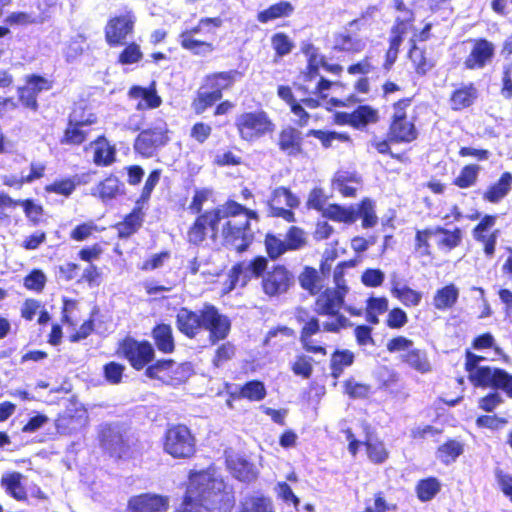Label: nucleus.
<instances>
[{
	"instance_id": "4468645a",
	"label": "nucleus",
	"mask_w": 512,
	"mask_h": 512,
	"mask_svg": "<svg viewBox=\"0 0 512 512\" xmlns=\"http://www.w3.org/2000/svg\"><path fill=\"white\" fill-rule=\"evenodd\" d=\"M50 88L51 85L47 79L35 75L30 76L27 79L26 85L18 90L20 101L25 107L36 111L38 109V94Z\"/></svg>"
},
{
	"instance_id": "bb28decb",
	"label": "nucleus",
	"mask_w": 512,
	"mask_h": 512,
	"mask_svg": "<svg viewBox=\"0 0 512 512\" xmlns=\"http://www.w3.org/2000/svg\"><path fill=\"white\" fill-rule=\"evenodd\" d=\"M48 15L42 12L31 10L29 12L18 11L9 14L5 22L10 26H28L32 24H41L47 19Z\"/></svg>"
},
{
	"instance_id": "0e129e2a",
	"label": "nucleus",
	"mask_w": 512,
	"mask_h": 512,
	"mask_svg": "<svg viewBox=\"0 0 512 512\" xmlns=\"http://www.w3.org/2000/svg\"><path fill=\"white\" fill-rule=\"evenodd\" d=\"M272 46L277 55L284 56L291 52L294 47L293 43L284 33H276L271 39Z\"/></svg>"
},
{
	"instance_id": "9b49d317",
	"label": "nucleus",
	"mask_w": 512,
	"mask_h": 512,
	"mask_svg": "<svg viewBox=\"0 0 512 512\" xmlns=\"http://www.w3.org/2000/svg\"><path fill=\"white\" fill-rule=\"evenodd\" d=\"M120 349L130 364L137 370L146 366L154 357V349L147 341L139 342L127 338L122 342Z\"/></svg>"
},
{
	"instance_id": "1a4fd4ad",
	"label": "nucleus",
	"mask_w": 512,
	"mask_h": 512,
	"mask_svg": "<svg viewBox=\"0 0 512 512\" xmlns=\"http://www.w3.org/2000/svg\"><path fill=\"white\" fill-rule=\"evenodd\" d=\"M294 284L293 274L284 266L277 265L263 275V292L270 296H279L288 292Z\"/></svg>"
},
{
	"instance_id": "37998d69",
	"label": "nucleus",
	"mask_w": 512,
	"mask_h": 512,
	"mask_svg": "<svg viewBox=\"0 0 512 512\" xmlns=\"http://www.w3.org/2000/svg\"><path fill=\"white\" fill-rule=\"evenodd\" d=\"M235 71L219 72L206 77V88H210L215 92L221 93L228 89L234 82Z\"/></svg>"
},
{
	"instance_id": "9d476101",
	"label": "nucleus",
	"mask_w": 512,
	"mask_h": 512,
	"mask_svg": "<svg viewBox=\"0 0 512 512\" xmlns=\"http://www.w3.org/2000/svg\"><path fill=\"white\" fill-rule=\"evenodd\" d=\"M135 16L131 12L116 16L109 20L105 27V38L110 46L124 44L126 37L132 33Z\"/></svg>"
},
{
	"instance_id": "8fccbe9b",
	"label": "nucleus",
	"mask_w": 512,
	"mask_h": 512,
	"mask_svg": "<svg viewBox=\"0 0 512 512\" xmlns=\"http://www.w3.org/2000/svg\"><path fill=\"white\" fill-rule=\"evenodd\" d=\"M388 309V300L385 297L370 298L367 301L366 319L371 324H378V315L383 314Z\"/></svg>"
},
{
	"instance_id": "cd10ccee",
	"label": "nucleus",
	"mask_w": 512,
	"mask_h": 512,
	"mask_svg": "<svg viewBox=\"0 0 512 512\" xmlns=\"http://www.w3.org/2000/svg\"><path fill=\"white\" fill-rule=\"evenodd\" d=\"M152 337L159 351L163 353H171L174 350L175 344L170 325H157L152 331Z\"/></svg>"
},
{
	"instance_id": "338daca9",
	"label": "nucleus",
	"mask_w": 512,
	"mask_h": 512,
	"mask_svg": "<svg viewBox=\"0 0 512 512\" xmlns=\"http://www.w3.org/2000/svg\"><path fill=\"white\" fill-rule=\"evenodd\" d=\"M125 367L116 362H110L104 366L105 379L111 384L121 382Z\"/></svg>"
},
{
	"instance_id": "2f4dec72",
	"label": "nucleus",
	"mask_w": 512,
	"mask_h": 512,
	"mask_svg": "<svg viewBox=\"0 0 512 512\" xmlns=\"http://www.w3.org/2000/svg\"><path fill=\"white\" fill-rule=\"evenodd\" d=\"M360 185L359 179L348 172H340L333 181V187L344 197H353Z\"/></svg>"
},
{
	"instance_id": "39448f33",
	"label": "nucleus",
	"mask_w": 512,
	"mask_h": 512,
	"mask_svg": "<svg viewBox=\"0 0 512 512\" xmlns=\"http://www.w3.org/2000/svg\"><path fill=\"white\" fill-rule=\"evenodd\" d=\"M235 126L242 140L252 142L271 133L275 125L264 110L244 112L236 117Z\"/></svg>"
},
{
	"instance_id": "13d9d810",
	"label": "nucleus",
	"mask_w": 512,
	"mask_h": 512,
	"mask_svg": "<svg viewBox=\"0 0 512 512\" xmlns=\"http://www.w3.org/2000/svg\"><path fill=\"white\" fill-rule=\"evenodd\" d=\"M480 167L478 165L465 166L455 180V184L460 188H468L475 184Z\"/></svg>"
},
{
	"instance_id": "a211bd4d",
	"label": "nucleus",
	"mask_w": 512,
	"mask_h": 512,
	"mask_svg": "<svg viewBox=\"0 0 512 512\" xmlns=\"http://www.w3.org/2000/svg\"><path fill=\"white\" fill-rule=\"evenodd\" d=\"M345 296L341 292H334L333 289H326L315 301V312L319 315L339 314L344 304Z\"/></svg>"
},
{
	"instance_id": "c03bdc74",
	"label": "nucleus",
	"mask_w": 512,
	"mask_h": 512,
	"mask_svg": "<svg viewBox=\"0 0 512 512\" xmlns=\"http://www.w3.org/2000/svg\"><path fill=\"white\" fill-rule=\"evenodd\" d=\"M221 97V93L215 92L210 88H206V84H204L200 88L198 96L193 103L195 112L197 114L203 113L208 107L212 106L215 102L220 100Z\"/></svg>"
},
{
	"instance_id": "6e6d98bb",
	"label": "nucleus",
	"mask_w": 512,
	"mask_h": 512,
	"mask_svg": "<svg viewBox=\"0 0 512 512\" xmlns=\"http://www.w3.org/2000/svg\"><path fill=\"white\" fill-rule=\"evenodd\" d=\"M121 186L116 177L110 176L98 185L97 192L103 200L112 199L121 192Z\"/></svg>"
},
{
	"instance_id": "69168bd1",
	"label": "nucleus",
	"mask_w": 512,
	"mask_h": 512,
	"mask_svg": "<svg viewBox=\"0 0 512 512\" xmlns=\"http://www.w3.org/2000/svg\"><path fill=\"white\" fill-rule=\"evenodd\" d=\"M78 183L79 181L76 182L74 179H65L48 185L46 191L69 196Z\"/></svg>"
},
{
	"instance_id": "5701e85b",
	"label": "nucleus",
	"mask_w": 512,
	"mask_h": 512,
	"mask_svg": "<svg viewBox=\"0 0 512 512\" xmlns=\"http://www.w3.org/2000/svg\"><path fill=\"white\" fill-rule=\"evenodd\" d=\"M94 150L93 162L98 166H109L115 161V148L104 137H99L90 144Z\"/></svg>"
},
{
	"instance_id": "393cba45",
	"label": "nucleus",
	"mask_w": 512,
	"mask_h": 512,
	"mask_svg": "<svg viewBox=\"0 0 512 512\" xmlns=\"http://www.w3.org/2000/svg\"><path fill=\"white\" fill-rule=\"evenodd\" d=\"M320 331V323L317 318L312 317L311 319L307 320L305 322V325L303 326L301 330V342L303 344V347L313 353H322L325 354V348H323L320 345H317L312 340V336L317 334Z\"/></svg>"
},
{
	"instance_id": "7c9ffc66",
	"label": "nucleus",
	"mask_w": 512,
	"mask_h": 512,
	"mask_svg": "<svg viewBox=\"0 0 512 512\" xmlns=\"http://www.w3.org/2000/svg\"><path fill=\"white\" fill-rule=\"evenodd\" d=\"M366 46L365 41L358 35L348 32L340 33L335 36L334 48L340 51L358 53Z\"/></svg>"
},
{
	"instance_id": "aec40b11",
	"label": "nucleus",
	"mask_w": 512,
	"mask_h": 512,
	"mask_svg": "<svg viewBox=\"0 0 512 512\" xmlns=\"http://www.w3.org/2000/svg\"><path fill=\"white\" fill-rule=\"evenodd\" d=\"M459 294V288L455 284L450 283L436 290L432 304L439 311H447L457 303Z\"/></svg>"
},
{
	"instance_id": "a19ab883",
	"label": "nucleus",
	"mask_w": 512,
	"mask_h": 512,
	"mask_svg": "<svg viewBox=\"0 0 512 512\" xmlns=\"http://www.w3.org/2000/svg\"><path fill=\"white\" fill-rule=\"evenodd\" d=\"M266 396V389L260 381L246 383L239 392L232 393V398H246L250 401H260Z\"/></svg>"
},
{
	"instance_id": "b1692460",
	"label": "nucleus",
	"mask_w": 512,
	"mask_h": 512,
	"mask_svg": "<svg viewBox=\"0 0 512 512\" xmlns=\"http://www.w3.org/2000/svg\"><path fill=\"white\" fill-rule=\"evenodd\" d=\"M512 188V174L504 172L497 183L490 186L483 195V198L491 203H498L508 195Z\"/></svg>"
},
{
	"instance_id": "f704fd0d",
	"label": "nucleus",
	"mask_w": 512,
	"mask_h": 512,
	"mask_svg": "<svg viewBox=\"0 0 512 512\" xmlns=\"http://www.w3.org/2000/svg\"><path fill=\"white\" fill-rule=\"evenodd\" d=\"M464 452V446L457 440H448L440 445L436 452V457L443 464L449 465L456 461V459Z\"/></svg>"
},
{
	"instance_id": "774afa93",
	"label": "nucleus",
	"mask_w": 512,
	"mask_h": 512,
	"mask_svg": "<svg viewBox=\"0 0 512 512\" xmlns=\"http://www.w3.org/2000/svg\"><path fill=\"white\" fill-rule=\"evenodd\" d=\"M212 195H213L212 190L207 189V188L196 190L194 197L192 199V202L190 203L189 209L193 213H199L202 210L203 205L208 200L211 199Z\"/></svg>"
},
{
	"instance_id": "e433bc0d",
	"label": "nucleus",
	"mask_w": 512,
	"mask_h": 512,
	"mask_svg": "<svg viewBox=\"0 0 512 512\" xmlns=\"http://www.w3.org/2000/svg\"><path fill=\"white\" fill-rule=\"evenodd\" d=\"M239 512H273L269 498L260 495H248L240 503Z\"/></svg>"
},
{
	"instance_id": "2eb2a0df",
	"label": "nucleus",
	"mask_w": 512,
	"mask_h": 512,
	"mask_svg": "<svg viewBox=\"0 0 512 512\" xmlns=\"http://www.w3.org/2000/svg\"><path fill=\"white\" fill-rule=\"evenodd\" d=\"M494 55V45L485 40L479 39L474 42L470 54L464 61V65L467 69H482L487 63H489Z\"/></svg>"
},
{
	"instance_id": "6ab92c4d",
	"label": "nucleus",
	"mask_w": 512,
	"mask_h": 512,
	"mask_svg": "<svg viewBox=\"0 0 512 512\" xmlns=\"http://www.w3.org/2000/svg\"><path fill=\"white\" fill-rule=\"evenodd\" d=\"M279 148L289 156H297L302 152L301 132L293 127L283 129L279 134Z\"/></svg>"
},
{
	"instance_id": "72a5a7b5",
	"label": "nucleus",
	"mask_w": 512,
	"mask_h": 512,
	"mask_svg": "<svg viewBox=\"0 0 512 512\" xmlns=\"http://www.w3.org/2000/svg\"><path fill=\"white\" fill-rule=\"evenodd\" d=\"M349 125L359 129L378 120V112L369 106H359L347 116Z\"/></svg>"
},
{
	"instance_id": "20e7f679",
	"label": "nucleus",
	"mask_w": 512,
	"mask_h": 512,
	"mask_svg": "<svg viewBox=\"0 0 512 512\" xmlns=\"http://www.w3.org/2000/svg\"><path fill=\"white\" fill-rule=\"evenodd\" d=\"M484 359L472 352L466 353L465 367L470 382L476 387L501 389L512 398V375L499 368L481 366Z\"/></svg>"
},
{
	"instance_id": "de8ad7c7",
	"label": "nucleus",
	"mask_w": 512,
	"mask_h": 512,
	"mask_svg": "<svg viewBox=\"0 0 512 512\" xmlns=\"http://www.w3.org/2000/svg\"><path fill=\"white\" fill-rule=\"evenodd\" d=\"M22 475L20 473H10L2 477V484L5 486L6 491L16 500H23L26 498V492L21 485Z\"/></svg>"
},
{
	"instance_id": "79ce46f5",
	"label": "nucleus",
	"mask_w": 512,
	"mask_h": 512,
	"mask_svg": "<svg viewBox=\"0 0 512 512\" xmlns=\"http://www.w3.org/2000/svg\"><path fill=\"white\" fill-rule=\"evenodd\" d=\"M433 233L434 237L437 239V244L449 250L457 247L462 240V232L458 228L453 231H448L444 228L437 227L433 229Z\"/></svg>"
},
{
	"instance_id": "4d7b16f0",
	"label": "nucleus",
	"mask_w": 512,
	"mask_h": 512,
	"mask_svg": "<svg viewBox=\"0 0 512 512\" xmlns=\"http://www.w3.org/2000/svg\"><path fill=\"white\" fill-rule=\"evenodd\" d=\"M301 286L311 294H316L321 289V281L318 272L313 268H306L300 275Z\"/></svg>"
},
{
	"instance_id": "680f3d73",
	"label": "nucleus",
	"mask_w": 512,
	"mask_h": 512,
	"mask_svg": "<svg viewBox=\"0 0 512 512\" xmlns=\"http://www.w3.org/2000/svg\"><path fill=\"white\" fill-rule=\"evenodd\" d=\"M142 52L138 44H129L119 55V63L123 65L134 64L142 59Z\"/></svg>"
},
{
	"instance_id": "ea45409f",
	"label": "nucleus",
	"mask_w": 512,
	"mask_h": 512,
	"mask_svg": "<svg viewBox=\"0 0 512 512\" xmlns=\"http://www.w3.org/2000/svg\"><path fill=\"white\" fill-rule=\"evenodd\" d=\"M391 292L406 306H417L422 298L420 292L405 285L401 286L397 281H392Z\"/></svg>"
},
{
	"instance_id": "dca6fc26",
	"label": "nucleus",
	"mask_w": 512,
	"mask_h": 512,
	"mask_svg": "<svg viewBox=\"0 0 512 512\" xmlns=\"http://www.w3.org/2000/svg\"><path fill=\"white\" fill-rule=\"evenodd\" d=\"M410 20L411 17H404L403 19L398 18V23L392 28L391 38H390V46L386 53V61L384 63L385 69H390L392 65L395 63L399 47L404 39V37L410 31Z\"/></svg>"
},
{
	"instance_id": "7ed1b4c3",
	"label": "nucleus",
	"mask_w": 512,
	"mask_h": 512,
	"mask_svg": "<svg viewBox=\"0 0 512 512\" xmlns=\"http://www.w3.org/2000/svg\"><path fill=\"white\" fill-rule=\"evenodd\" d=\"M185 495L187 503L192 500L206 510L230 505L233 501L231 489L214 468L191 473Z\"/></svg>"
},
{
	"instance_id": "e2e57ef3",
	"label": "nucleus",
	"mask_w": 512,
	"mask_h": 512,
	"mask_svg": "<svg viewBox=\"0 0 512 512\" xmlns=\"http://www.w3.org/2000/svg\"><path fill=\"white\" fill-rule=\"evenodd\" d=\"M327 199L328 197L323 191V189L314 188L313 190L310 191L306 204L309 209H315L323 213V210H325V208L327 207L325 206Z\"/></svg>"
},
{
	"instance_id": "f257e3e1",
	"label": "nucleus",
	"mask_w": 512,
	"mask_h": 512,
	"mask_svg": "<svg viewBox=\"0 0 512 512\" xmlns=\"http://www.w3.org/2000/svg\"><path fill=\"white\" fill-rule=\"evenodd\" d=\"M256 219V212L245 208L235 201L206 211L199 215L188 231V241L198 245L208 234L216 240L220 234L223 243L238 252L247 249L253 239L250 219Z\"/></svg>"
},
{
	"instance_id": "bf43d9fd",
	"label": "nucleus",
	"mask_w": 512,
	"mask_h": 512,
	"mask_svg": "<svg viewBox=\"0 0 512 512\" xmlns=\"http://www.w3.org/2000/svg\"><path fill=\"white\" fill-rule=\"evenodd\" d=\"M265 246L268 255L272 259H276L288 251L285 240H282L274 235L266 236Z\"/></svg>"
},
{
	"instance_id": "473e14b6",
	"label": "nucleus",
	"mask_w": 512,
	"mask_h": 512,
	"mask_svg": "<svg viewBox=\"0 0 512 512\" xmlns=\"http://www.w3.org/2000/svg\"><path fill=\"white\" fill-rule=\"evenodd\" d=\"M390 137L396 142H411L417 137V131L411 120L392 123Z\"/></svg>"
},
{
	"instance_id": "c85d7f7f",
	"label": "nucleus",
	"mask_w": 512,
	"mask_h": 512,
	"mask_svg": "<svg viewBox=\"0 0 512 512\" xmlns=\"http://www.w3.org/2000/svg\"><path fill=\"white\" fill-rule=\"evenodd\" d=\"M323 216L333 221L351 224L357 219V210L354 206L343 207L330 204L323 210Z\"/></svg>"
},
{
	"instance_id": "a878e982",
	"label": "nucleus",
	"mask_w": 512,
	"mask_h": 512,
	"mask_svg": "<svg viewBox=\"0 0 512 512\" xmlns=\"http://www.w3.org/2000/svg\"><path fill=\"white\" fill-rule=\"evenodd\" d=\"M294 11V7L290 2L281 1L273 4L265 10L260 11L257 14V20L266 24L270 21L290 16Z\"/></svg>"
},
{
	"instance_id": "49530a36",
	"label": "nucleus",
	"mask_w": 512,
	"mask_h": 512,
	"mask_svg": "<svg viewBox=\"0 0 512 512\" xmlns=\"http://www.w3.org/2000/svg\"><path fill=\"white\" fill-rule=\"evenodd\" d=\"M368 458L374 463H382L388 458V452L377 438L369 435L365 440Z\"/></svg>"
},
{
	"instance_id": "052dcab7",
	"label": "nucleus",
	"mask_w": 512,
	"mask_h": 512,
	"mask_svg": "<svg viewBox=\"0 0 512 512\" xmlns=\"http://www.w3.org/2000/svg\"><path fill=\"white\" fill-rule=\"evenodd\" d=\"M47 278L41 270H33L24 278V286L36 292H40L44 289Z\"/></svg>"
},
{
	"instance_id": "c756f323",
	"label": "nucleus",
	"mask_w": 512,
	"mask_h": 512,
	"mask_svg": "<svg viewBox=\"0 0 512 512\" xmlns=\"http://www.w3.org/2000/svg\"><path fill=\"white\" fill-rule=\"evenodd\" d=\"M477 97V90L472 85H465L455 90L450 98L453 110H461L473 104Z\"/></svg>"
},
{
	"instance_id": "f8f14e48",
	"label": "nucleus",
	"mask_w": 512,
	"mask_h": 512,
	"mask_svg": "<svg viewBox=\"0 0 512 512\" xmlns=\"http://www.w3.org/2000/svg\"><path fill=\"white\" fill-rule=\"evenodd\" d=\"M170 507L168 496L143 493L128 501L127 512H167Z\"/></svg>"
},
{
	"instance_id": "0eeeda50",
	"label": "nucleus",
	"mask_w": 512,
	"mask_h": 512,
	"mask_svg": "<svg viewBox=\"0 0 512 512\" xmlns=\"http://www.w3.org/2000/svg\"><path fill=\"white\" fill-rule=\"evenodd\" d=\"M299 204V198L285 187L274 189L267 201L269 215L282 218L287 222L295 221L292 209L297 208Z\"/></svg>"
},
{
	"instance_id": "4c0bfd02",
	"label": "nucleus",
	"mask_w": 512,
	"mask_h": 512,
	"mask_svg": "<svg viewBox=\"0 0 512 512\" xmlns=\"http://www.w3.org/2000/svg\"><path fill=\"white\" fill-rule=\"evenodd\" d=\"M93 122L94 120H88L86 122L73 123V121L70 120L68 127L65 130L62 143L81 144L82 142H84L88 134L84 127Z\"/></svg>"
},
{
	"instance_id": "864d4df0",
	"label": "nucleus",
	"mask_w": 512,
	"mask_h": 512,
	"mask_svg": "<svg viewBox=\"0 0 512 512\" xmlns=\"http://www.w3.org/2000/svg\"><path fill=\"white\" fill-rule=\"evenodd\" d=\"M284 240L288 251L300 250L307 244L306 233L303 229L296 226L289 228Z\"/></svg>"
},
{
	"instance_id": "a18cd8bd",
	"label": "nucleus",
	"mask_w": 512,
	"mask_h": 512,
	"mask_svg": "<svg viewBox=\"0 0 512 512\" xmlns=\"http://www.w3.org/2000/svg\"><path fill=\"white\" fill-rule=\"evenodd\" d=\"M441 484L438 479L430 477L418 482L416 493L422 502L430 501L440 491Z\"/></svg>"
},
{
	"instance_id": "f3484780",
	"label": "nucleus",
	"mask_w": 512,
	"mask_h": 512,
	"mask_svg": "<svg viewBox=\"0 0 512 512\" xmlns=\"http://www.w3.org/2000/svg\"><path fill=\"white\" fill-rule=\"evenodd\" d=\"M267 266L268 261L266 258L256 257L253 260L238 263L232 269L240 277L241 286H245L251 278H263Z\"/></svg>"
},
{
	"instance_id": "412c9836",
	"label": "nucleus",
	"mask_w": 512,
	"mask_h": 512,
	"mask_svg": "<svg viewBox=\"0 0 512 512\" xmlns=\"http://www.w3.org/2000/svg\"><path fill=\"white\" fill-rule=\"evenodd\" d=\"M227 466L235 478L240 481L250 482L257 476V472L253 464L246 461L240 456L227 457Z\"/></svg>"
},
{
	"instance_id": "3c124183",
	"label": "nucleus",
	"mask_w": 512,
	"mask_h": 512,
	"mask_svg": "<svg viewBox=\"0 0 512 512\" xmlns=\"http://www.w3.org/2000/svg\"><path fill=\"white\" fill-rule=\"evenodd\" d=\"M357 210V217L362 218V227L370 228L377 224L378 217L375 214V205L370 199H364Z\"/></svg>"
},
{
	"instance_id": "603ef678",
	"label": "nucleus",
	"mask_w": 512,
	"mask_h": 512,
	"mask_svg": "<svg viewBox=\"0 0 512 512\" xmlns=\"http://www.w3.org/2000/svg\"><path fill=\"white\" fill-rule=\"evenodd\" d=\"M354 355L350 351L335 352L331 358V370L334 378L340 377L345 367L353 363Z\"/></svg>"
},
{
	"instance_id": "423d86ee",
	"label": "nucleus",
	"mask_w": 512,
	"mask_h": 512,
	"mask_svg": "<svg viewBox=\"0 0 512 512\" xmlns=\"http://www.w3.org/2000/svg\"><path fill=\"white\" fill-rule=\"evenodd\" d=\"M163 448L174 458H190L196 451V441L186 426L174 425L165 433Z\"/></svg>"
},
{
	"instance_id": "58836bf2",
	"label": "nucleus",
	"mask_w": 512,
	"mask_h": 512,
	"mask_svg": "<svg viewBox=\"0 0 512 512\" xmlns=\"http://www.w3.org/2000/svg\"><path fill=\"white\" fill-rule=\"evenodd\" d=\"M143 221V214L141 208H135L122 223L117 225L118 234L122 238L129 237L135 233Z\"/></svg>"
},
{
	"instance_id": "09e8293b",
	"label": "nucleus",
	"mask_w": 512,
	"mask_h": 512,
	"mask_svg": "<svg viewBox=\"0 0 512 512\" xmlns=\"http://www.w3.org/2000/svg\"><path fill=\"white\" fill-rule=\"evenodd\" d=\"M307 136H313L317 138L324 148H329L335 141L338 142H349L350 137L346 133H339L335 131H323L312 129L308 131Z\"/></svg>"
},
{
	"instance_id": "4be33fe9",
	"label": "nucleus",
	"mask_w": 512,
	"mask_h": 512,
	"mask_svg": "<svg viewBox=\"0 0 512 512\" xmlns=\"http://www.w3.org/2000/svg\"><path fill=\"white\" fill-rule=\"evenodd\" d=\"M128 94L131 99L137 101L136 109L138 110L157 108L161 104V98L156 94L154 89L133 86Z\"/></svg>"
},
{
	"instance_id": "6e6552de",
	"label": "nucleus",
	"mask_w": 512,
	"mask_h": 512,
	"mask_svg": "<svg viewBox=\"0 0 512 512\" xmlns=\"http://www.w3.org/2000/svg\"><path fill=\"white\" fill-rule=\"evenodd\" d=\"M167 125L164 121H157L153 127L143 130L135 140V150L145 157H151L156 150L168 141Z\"/></svg>"
},
{
	"instance_id": "ddd939ff",
	"label": "nucleus",
	"mask_w": 512,
	"mask_h": 512,
	"mask_svg": "<svg viewBox=\"0 0 512 512\" xmlns=\"http://www.w3.org/2000/svg\"><path fill=\"white\" fill-rule=\"evenodd\" d=\"M184 368L172 360L158 361L146 369V375L168 385H177L184 379Z\"/></svg>"
},
{
	"instance_id": "c9c22d12",
	"label": "nucleus",
	"mask_w": 512,
	"mask_h": 512,
	"mask_svg": "<svg viewBox=\"0 0 512 512\" xmlns=\"http://www.w3.org/2000/svg\"><path fill=\"white\" fill-rule=\"evenodd\" d=\"M401 359L420 373H427L431 370L427 355L422 350L412 348L408 353L402 354Z\"/></svg>"
},
{
	"instance_id": "f03ea898",
	"label": "nucleus",
	"mask_w": 512,
	"mask_h": 512,
	"mask_svg": "<svg viewBox=\"0 0 512 512\" xmlns=\"http://www.w3.org/2000/svg\"><path fill=\"white\" fill-rule=\"evenodd\" d=\"M177 329L189 338H195L202 330L209 332L212 344L225 339L231 328L230 320L210 304H204L199 310L181 308L176 314Z\"/></svg>"
},
{
	"instance_id": "5fc2aeb1",
	"label": "nucleus",
	"mask_w": 512,
	"mask_h": 512,
	"mask_svg": "<svg viewBox=\"0 0 512 512\" xmlns=\"http://www.w3.org/2000/svg\"><path fill=\"white\" fill-rule=\"evenodd\" d=\"M411 43L412 47L409 51V57L413 62L417 73L425 74L433 67V63L425 57L424 52L415 45L413 39H411Z\"/></svg>"
}]
</instances>
